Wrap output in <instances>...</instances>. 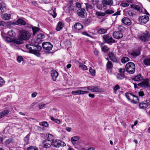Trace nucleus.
Here are the masks:
<instances>
[{
  "instance_id": "obj_25",
  "label": "nucleus",
  "mask_w": 150,
  "mask_h": 150,
  "mask_svg": "<svg viewBox=\"0 0 150 150\" xmlns=\"http://www.w3.org/2000/svg\"><path fill=\"white\" fill-rule=\"evenodd\" d=\"M8 113V110H7L0 112V119L7 115Z\"/></svg>"
},
{
  "instance_id": "obj_58",
  "label": "nucleus",
  "mask_w": 150,
  "mask_h": 150,
  "mask_svg": "<svg viewBox=\"0 0 150 150\" xmlns=\"http://www.w3.org/2000/svg\"><path fill=\"white\" fill-rule=\"evenodd\" d=\"M50 13L51 14L52 16L54 18L56 17L57 15V13H55V11L54 10H52L50 11Z\"/></svg>"
},
{
  "instance_id": "obj_53",
  "label": "nucleus",
  "mask_w": 150,
  "mask_h": 150,
  "mask_svg": "<svg viewBox=\"0 0 150 150\" xmlns=\"http://www.w3.org/2000/svg\"><path fill=\"white\" fill-rule=\"evenodd\" d=\"M89 71L92 76H94L95 74V71L92 68L90 67L89 69Z\"/></svg>"
},
{
  "instance_id": "obj_38",
  "label": "nucleus",
  "mask_w": 150,
  "mask_h": 150,
  "mask_svg": "<svg viewBox=\"0 0 150 150\" xmlns=\"http://www.w3.org/2000/svg\"><path fill=\"white\" fill-rule=\"evenodd\" d=\"M102 50L105 53L108 52L109 50L108 47L106 45H103L101 46Z\"/></svg>"
},
{
  "instance_id": "obj_9",
  "label": "nucleus",
  "mask_w": 150,
  "mask_h": 150,
  "mask_svg": "<svg viewBox=\"0 0 150 150\" xmlns=\"http://www.w3.org/2000/svg\"><path fill=\"white\" fill-rule=\"evenodd\" d=\"M52 144L56 147H59V146H64L66 145L64 142L59 140H56L55 141L52 142Z\"/></svg>"
},
{
  "instance_id": "obj_57",
  "label": "nucleus",
  "mask_w": 150,
  "mask_h": 150,
  "mask_svg": "<svg viewBox=\"0 0 150 150\" xmlns=\"http://www.w3.org/2000/svg\"><path fill=\"white\" fill-rule=\"evenodd\" d=\"M129 4L126 3V2H124L121 3L120 4V6L123 7H126L129 6Z\"/></svg>"
},
{
  "instance_id": "obj_14",
  "label": "nucleus",
  "mask_w": 150,
  "mask_h": 150,
  "mask_svg": "<svg viewBox=\"0 0 150 150\" xmlns=\"http://www.w3.org/2000/svg\"><path fill=\"white\" fill-rule=\"evenodd\" d=\"M113 36L114 38L117 39H119L123 36L122 33L120 31H115L113 33Z\"/></svg>"
},
{
  "instance_id": "obj_15",
  "label": "nucleus",
  "mask_w": 150,
  "mask_h": 150,
  "mask_svg": "<svg viewBox=\"0 0 150 150\" xmlns=\"http://www.w3.org/2000/svg\"><path fill=\"white\" fill-rule=\"evenodd\" d=\"M108 55L110 59L113 62H116L117 61V59L115 54L113 52H109L108 54Z\"/></svg>"
},
{
  "instance_id": "obj_7",
  "label": "nucleus",
  "mask_w": 150,
  "mask_h": 150,
  "mask_svg": "<svg viewBox=\"0 0 150 150\" xmlns=\"http://www.w3.org/2000/svg\"><path fill=\"white\" fill-rule=\"evenodd\" d=\"M84 142L82 140H79L77 142L74 146L78 150H82L84 149Z\"/></svg>"
},
{
  "instance_id": "obj_26",
  "label": "nucleus",
  "mask_w": 150,
  "mask_h": 150,
  "mask_svg": "<svg viewBox=\"0 0 150 150\" xmlns=\"http://www.w3.org/2000/svg\"><path fill=\"white\" fill-rule=\"evenodd\" d=\"M83 25L79 23H76L74 25V28L78 30H80L82 29Z\"/></svg>"
},
{
  "instance_id": "obj_45",
  "label": "nucleus",
  "mask_w": 150,
  "mask_h": 150,
  "mask_svg": "<svg viewBox=\"0 0 150 150\" xmlns=\"http://www.w3.org/2000/svg\"><path fill=\"white\" fill-rule=\"evenodd\" d=\"M144 62L146 65H150V58L145 59L144 61Z\"/></svg>"
},
{
  "instance_id": "obj_41",
  "label": "nucleus",
  "mask_w": 150,
  "mask_h": 150,
  "mask_svg": "<svg viewBox=\"0 0 150 150\" xmlns=\"http://www.w3.org/2000/svg\"><path fill=\"white\" fill-rule=\"evenodd\" d=\"M7 34L8 36L12 37L16 35L15 33L13 30L8 31Z\"/></svg>"
},
{
  "instance_id": "obj_37",
  "label": "nucleus",
  "mask_w": 150,
  "mask_h": 150,
  "mask_svg": "<svg viewBox=\"0 0 150 150\" xmlns=\"http://www.w3.org/2000/svg\"><path fill=\"white\" fill-rule=\"evenodd\" d=\"M33 45L31 44H28L25 45L26 48L29 50V52L30 53L33 50Z\"/></svg>"
},
{
  "instance_id": "obj_49",
  "label": "nucleus",
  "mask_w": 150,
  "mask_h": 150,
  "mask_svg": "<svg viewBox=\"0 0 150 150\" xmlns=\"http://www.w3.org/2000/svg\"><path fill=\"white\" fill-rule=\"evenodd\" d=\"M30 135L28 134L24 139V141L25 144H27L29 142Z\"/></svg>"
},
{
  "instance_id": "obj_27",
  "label": "nucleus",
  "mask_w": 150,
  "mask_h": 150,
  "mask_svg": "<svg viewBox=\"0 0 150 150\" xmlns=\"http://www.w3.org/2000/svg\"><path fill=\"white\" fill-rule=\"evenodd\" d=\"M33 51H40L42 49L41 47L37 45H33Z\"/></svg>"
},
{
  "instance_id": "obj_50",
  "label": "nucleus",
  "mask_w": 150,
  "mask_h": 150,
  "mask_svg": "<svg viewBox=\"0 0 150 150\" xmlns=\"http://www.w3.org/2000/svg\"><path fill=\"white\" fill-rule=\"evenodd\" d=\"M39 51H33L32 50L30 53L34 54L38 57H39L40 56V54Z\"/></svg>"
},
{
  "instance_id": "obj_10",
  "label": "nucleus",
  "mask_w": 150,
  "mask_h": 150,
  "mask_svg": "<svg viewBox=\"0 0 150 150\" xmlns=\"http://www.w3.org/2000/svg\"><path fill=\"white\" fill-rule=\"evenodd\" d=\"M77 14L80 17L84 18L86 16V12L84 8H79L77 11Z\"/></svg>"
},
{
  "instance_id": "obj_3",
  "label": "nucleus",
  "mask_w": 150,
  "mask_h": 150,
  "mask_svg": "<svg viewBox=\"0 0 150 150\" xmlns=\"http://www.w3.org/2000/svg\"><path fill=\"white\" fill-rule=\"evenodd\" d=\"M31 35V34L28 31L22 30L21 32L20 37L22 40H27L29 39Z\"/></svg>"
},
{
  "instance_id": "obj_19",
  "label": "nucleus",
  "mask_w": 150,
  "mask_h": 150,
  "mask_svg": "<svg viewBox=\"0 0 150 150\" xmlns=\"http://www.w3.org/2000/svg\"><path fill=\"white\" fill-rule=\"evenodd\" d=\"M122 23L125 25H130L131 24V21L130 20L127 18H124L122 20Z\"/></svg>"
},
{
  "instance_id": "obj_59",
  "label": "nucleus",
  "mask_w": 150,
  "mask_h": 150,
  "mask_svg": "<svg viewBox=\"0 0 150 150\" xmlns=\"http://www.w3.org/2000/svg\"><path fill=\"white\" fill-rule=\"evenodd\" d=\"M17 60L18 62L20 63L21 61L23 60V59L22 56H20L18 57Z\"/></svg>"
},
{
  "instance_id": "obj_51",
  "label": "nucleus",
  "mask_w": 150,
  "mask_h": 150,
  "mask_svg": "<svg viewBox=\"0 0 150 150\" xmlns=\"http://www.w3.org/2000/svg\"><path fill=\"white\" fill-rule=\"evenodd\" d=\"M27 150H38V149L36 146H31L27 148Z\"/></svg>"
},
{
  "instance_id": "obj_21",
  "label": "nucleus",
  "mask_w": 150,
  "mask_h": 150,
  "mask_svg": "<svg viewBox=\"0 0 150 150\" xmlns=\"http://www.w3.org/2000/svg\"><path fill=\"white\" fill-rule=\"evenodd\" d=\"M79 137L77 136L72 137L71 138V141L73 145H75L77 142L79 140Z\"/></svg>"
},
{
  "instance_id": "obj_35",
  "label": "nucleus",
  "mask_w": 150,
  "mask_h": 150,
  "mask_svg": "<svg viewBox=\"0 0 150 150\" xmlns=\"http://www.w3.org/2000/svg\"><path fill=\"white\" fill-rule=\"evenodd\" d=\"M32 29L33 31V34L34 35L39 31L40 28L37 27H33Z\"/></svg>"
},
{
  "instance_id": "obj_23",
  "label": "nucleus",
  "mask_w": 150,
  "mask_h": 150,
  "mask_svg": "<svg viewBox=\"0 0 150 150\" xmlns=\"http://www.w3.org/2000/svg\"><path fill=\"white\" fill-rule=\"evenodd\" d=\"M2 19L5 20H8L11 18V15L10 14L4 13L1 16Z\"/></svg>"
},
{
  "instance_id": "obj_64",
  "label": "nucleus",
  "mask_w": 150,
  "mask_h": 150,
  "mask_svg": "<svg viewBox=\"0 0 150 150\" xmlns=\"http://www.w3.org/2000/svg\"><path fill=\"white\" fill-rule=\"evenodd\" d=\"M128 15L130 16H132L134 15V13L132 11H127Z\"/></svg>"
},
{
  "instance_id": "obj_6",
  "label": "nucleus",
  "mask_w": 150,
  "mask_h": 150,
  "mask_svg": "<svg viewBox=\"0 0 150 150\" xmlns=\"http://www.w3.org/2000/svg\"><path fill=\"white\" fill-rule=\"evenodd\" d=\"M103 38L105 41L104 43L110 44L114 43L115 42V40H113L112 37L108 35H104L103 36Z\"/></svg>"
},
{
  "instance_id": "obj_31",
  "label": "nucleus",
  "mask_w": 150,
  "mask_h": 150,
  "mask_svg": "<svg viewBox=\"0 0 150 150\" xmlns=\"http://www.w3.org/2000/svg\"><path fill=\"white\" fill-rule=\"evenodd\" d=\"M18 24L21 25H25L26 24V23L23 19L20 18L18 19L16 21Z\"/></svg>"
},
{
  "instance_id": "obj_56",
  "label": "nucleus",
  "mask_w": 150,
  "mask_h": 150,
  "mask_svg": "<svg viewBox=\"0 0 150 150\" xmlns=\"http://www.w3.org/2000/svg\"><path fill=\"white\" fill-rule=\"evenodd\" d=\"M89 87L90 86H88L87 87H81L79 88H78L82 90V91H86L87 90H89V89H88V87Z\"/></svg>"
},
{
  "instance_id": "obj_30",
  "label": "nucleus",
  "mask_w": 150,
  "mask_h": 150,
  "mask_svg": "<svg viewBox=\"0 0 150 150\" xmlns=\"http://www.w3.org/2000/svg\"><path fill=\"white\" fill-rule=\"evenodd\" d=\"M148 106L147 104L145 103H141L139 104V108L142 109H145Z\"/></svg>"
},
{
  "instance_id": "obj_52",
  "label": "nucleus",
  "mask_w": 150,
  "mask_h": 150,
  "mask_svg": "<svg viewBox=\"0 0 150 150\" xmlns=\"http://www.w3.org/2000/svg\"><path fill=\"white\" fill-rule=\"evenodd\" d=\"M37 38L38 39L40 40L44 38L45 36L43 34L40 33L38 35Z\"/></svg>"
},
{
  "instance_id": "obj_24",
  "label": "nucleus",
  "mask_w": 150,
  "mask_h": 150,
  "mask_svg": "<svg viewBox=\"0 0 150 150\" xmlns=\"http://www.w3.org/2000/svg\"><path fill=\"white\" fill-rule=\"evenodd\" d=\"M132 100H131V102L134 103H137L139 102V100L137 96L133 95Z\"/></svg>"
},
{
  "instance_id": "obj_36",
  "label": "nucleus",
  "mask_w": 150,
  "mask_h": 150,
  "mask_svg": "<svg viewBox=\"0 0 150 150\" xmlns=\"http://www.w3.org/2000/svg\"><path fill=\"white\" fill-rule=\"evenodd\" d=\"M125 96L127 99L131 101L132 98L133 97V94L131 93H126Z\"/></svg>"
},
{
  "instance_id": "obj_1",
  "label": "nucleus",
  "mask_w": 150,
  "mask_h": 150,
  "mask_svg": "<svg viewBox=\"0 0 150 150\" xmlns=\"http://www.w3.org/2000/svg\"><path fill=\"white\" fill-rule=\"evenodd\" d=\"M125 69L129 74H133L135 71V64L133 62H129L126 64Z\"/></svg>"
},
{
  "instance_id": "obj_20",
  "label": "nucleus",
  "mask_w": 150,
  "mask_h": 150,
  "mask_svg": "<svg viewBox=\"0 0 150 150\" xmlns=\"http://www.w3.org/2000/svg\"><path fill=\"white\" fill-rule=\"evenodd\" d=\"M138 85L139 86H144L145 87L148 88L149 87L148 80L147 79L144 80L142 83H139Z\"/></svg>"
},
{
  "instance_id": "obj_60",
  "label": "nucleus",
  "mask_w": 150,
  "mask_h": 150,
  "mask_svg": "<svg viewBox=\"0 0 150 150\" xmlns=\"http://www.w3.org/2000/svg\"><path fill=\"white\" fill-rule=\"evenodd\" d=\"M134 9L137 11H139L140 12L142 11V9L140 8V7L138 5H135V6H134Z\"/></svg>"
},
{
  "instance_id": "obj_47",
  "label": "nucleus",
  "mask_w": 150,
  "mask_h": 150,
  "mask_svg": "<svg viewBox=\"0 0 150 150\" xmlns=\"http://www.w3.org/2000/svg\"><path fill=\"white\" fill-rule=\"evenodd\" d=\"M3 4V5L1 4V6H0V14H1L4 13V8L6 7L5 5L4 4Z\"/></svg>"
},
{
  "instance_id": "obj_32",
  "label": "nucleus",
  "mask_w": 150,
  "mask_h": 150,
  "mask_svg": "<svg viewBox=\"0 0 150 150\" xmlns=\"http://www.w3.org/2000/svg\"><path fill=\"white\" fill-rule=\"evenodd\" d=\"M45 137L47 139V140H48L49 141H50L51 142H53V137L52 134H46Z\"/></svg>"
},
{
  "instance_id": "obj_8",
  "label": "nucleus",
  "mask_w": 150,
  "mask_h": 150,
  "mask_svg": "<svg viewBox=\"0 0 150 150\" xmlns=\"http://www.w3.org/2000/svg\"><path fill=\"white\" fill-rule=\"evenodd\" d=\"M138 21L140 23L145 24L149 20V18L148 16L144 15L140 16L138 18Z\"/></svg>"
},
{
  "instance_id": "obj_4",
  "label": "nucleus",
  "mask_w": 150,
  "mask_h": 150,
  "mask_svg": "<svg viewBox=\"0 0 150 150\" xmlns=\"http://www.w3.org/2000/svg\"><path fill=\"white\" fill-rule=\"evenodd\" d=\"M125 71L124 68H120L118 69L119 73H117L116 75V77L118 79L121 80L124 78L125 77L124 74Z\"/></svg>"
},
{
  "instance_id": "obj_18",
  "label": "nucleus",
  "mask_w": 150,
  "mask_h": 150,
  "mask_svg": "<svg viewBox=\"0 0 150 150\" xmlns=\"http://www.w3.org/2000/svg\"><path fill=\"white\" fill-rule=\"evenodd\" d=\"M140 54V51L139 49L134 50L131 53V54L133 57H135L139 56Z\"/></svg>"
},
{
  "instance_id": "obj_13",
  "label": "nucleus",
  "mask_w": 150,
  "mask_h": 150,
  "mask_svg": "<svg viewBox=\"0 0 150 150\" xmlns=\"http://www.w3.org/2000/svg\"><path fill=\"white\" fill-rule=\"evenodd\" d=\"M52 142L48 140H45L42 142V146L43 147L46 148H50L52 144Z\"/></svg>"
},
{
  "instance_id": "obj_54",
  "label": "nucleus",
  "mask_w": 150,
  "mask_h": 150,
  "mask_svg": "<svg viewBox=\"0 0 150 150\" xmlns=\"http://www.w3.org/2000/svg\"><path fill=\"white\" fill-rule=\"evenodd\" d=\"M114 13V11L113 10L110 9H107L106 10L105 12V14H111L113 13Z\"/></svg>"
},
{
  "instance_id": "obj_42",
  "label": "nucleus",
  "mask_w": 150,
  "mask_h": 150,
  "mask_svg": "<svg viewBox=\"0 0 150 150\" xmlns=\"http://www.w3.org/2000/svg\"><path fill=\"white\" fill-rule=\"evenodd\" d=\"M50 118L51 120L53 121L54 122H55L56 123L59 124L61 123V121L60 120L57 119H56L55 118H54V117L52 116H50Z\"/></svg>"
},
{
  "instance_id": "obj_12",
  "label": "nucleus",
  "mask_w": 150,
  "mask_h": 150,
  "mask_svg": "<svg viewBox=\"0 0 150 150\" xmlns=\"http://www.w3.org/2000/svg\"><path fill=\"white\" fill-rule=\"evenodd\" d=\"M51 75L52 80L54 81H56L58 76V72L54 70H52L51 71Z\"/></svg>"
},
{
  "instance_id": "obj_43",
  "label": "nucleus",
  "mask_w": 150,
  "mask_h": 150,
  "mask_svg": "<svg viewBox=\"0 0 150 150\" xmlns=\"http://www.w3.org/2000/svg\"><path fill=\"white\" fill-rule=\"evenodd\" d=\"M95 14L98 17L104 16L105 15V13L97 11L95 13Z\"/></svg>"
},
{
  "instance_id": "obj_16",
  "label": "nucleus",
  "mask_w": 150,
  "mask_h": 150,
  "mask_svg": "<svg viewBox=\"0 0 150 150\" xmlns=\"http://www.w3.org/2000/svg\"><path fill=\"white\" fill-rule=\"evenodd\" d=\"M88 91H83L81 90H78L77 91H73L71 93L72 94L76 95H77L83 94L85 93H88Z\"/></svg>"
},
{
  "instance_id": "obj_61",
  "label": "nucleus",
  "mask_w": 150,
  "mask_h": 150,
  "mask_svg": "<svg viewBox=\"0 0 150 150\" xmlns=\"http://www.w3.org/2000/svg\"><path fill=\"white\" fill-rule=\"evenodd\" d=\"M86 8L87 11L92 8V6L91 5L86 4Z\"/></svg>"
},
{
  "instance_id": "obj_44",
  "label": "nucleus",
  "mask_w": 150,
  "mask_h": 150,
  "mask_svg": "<svg viewBox=\"0 0 150 150\" xmlns=\"http://www.w3.org/2000/svg\"><path fill=\"white\" fill-rule=\"evenodd\" d=\"M79 68L82 67V69L84 70H86L88 69L87 66L81 63H79Z\"/></svg>"
},
{
  "instance_id": "obj_11",
  "label": "nucleus",
  "mask_w": 150,
  "mask_h": 150,
  "mask_svg": "<svg viewBox=\"0 0 150 150\" xmlns=\"http://www.w3.org/2000/svg\"><path fill=\"white\" fill-rule=\"evenodd\" d=\"M43 48L47 50H51L52 47L53 45L49 42H45L42 44Z\"/></svg>"
},
{
  "instance_id": "obj_34",
  "label": "nucleus",
  "mask_w": 150,
  "mask_h": 150,
  "mask_svg": "<svg viewBox=\"0 0 150 150\" xmlns=\"http://www.w3.org/2000/svg\"><path fill=\"white\" fill-rule=\"evenodd\" d=\"M23 40H22L20 37V38L14 39L13 40V42L14 43H16L17 44H20L23 43Z\"/></svg>"
},
{
  "instance_id": "obj_33",
  "label": "nucleus",
  "mask_w": 150,
  "mask_h": 150,
  "mask_svg": "<svg viewBox=\"0 0 150 150\" xmlns=\"http://www.w3.org/2000/svg\"><path fill=\"white\" fill-rule=\"evenodd\" d=\"M113 65L110 61H108L107 63L106 67L108 71L109 72V70H110L113 67Z\"/></svg>"
},
{
  "instance_id": "obj_63",
  "label": "nucleus",
  "mask_w": 150,
  "mask_h": 150,
  "mask_svg": "<svg viewBox=\"0 0 150 150\" xmlns=\"http://www.w3.org/2000/svg\"><path fill=\"white\" fill-rule=\"evenodd\" d=\"M45 104H42V103H40L38 105V107L40 109L43 108L45 106Z\"/></svg>"
},
{
  "instance_id": "obj_28",
  "label": "nucleus",
  "mask_w": 150,
  "mask_h": 150,
  "mask_svg": "<svg viewBox=\"0 0 150 150\" xmlns=\"http://www.w3.org/2000/svg\"><path fill=\"white\" fill-rule=\"evenodd\" d=\"M108 30V28H100L98 31V33L100 34H103L107 33Z\"/></svg>"
},
{
  "instance_id": "obj_39",
  "label": "nucleus",
  "mask_w": 150,
  "mask_h": 150,
  "mask_svg": "<svg viewBox=\"0 0 150 150\" xmlns=\"http://www.w3.org/2000/svg\"><path fill=\"white\" fill-rule=\"evenodd\" d=\"M39 125L43 127H45L48 126L47 122L45 121H43L40 122L39 123Z\"/></svg>"
},
{
  "instance_id": "obj_48",
  "label": "nucleus",
  "mask_w": 150,
  "mask_h": 150,
  "mask_svg": "<svg viewBox=\"0 0 150 150\" xmlns=\"http://www.w3.org/2000/svg\"><path fill=\"white\" fill-rule=\"evenodd\" d=\"M14 142V140L13 139L10 138L7 140H6L5 142V143L6 144H11V143L13 142Z\"/></svg>"
},
{
  "instance_id": "obj_55",
  "label": "nucleus",
  "mask_w": 150,
  "mask_h": 150,
  "mask_svg": "<svg viewBox=\"0 0 150 150\" xmlns=\"http://www.w3.org/2000/svg\"><path fill=\"white\" fill-rule=\"evenodd\" d=\"M120 88V86L117 84L114 87V93H116V91L119 90Z\"/></svg>"
},
{
  "instance_id": "obj_5",
  "label": "nucleus",
  "mask_w": 150,
  "mask_h": 150,
  "mask_svg": "<svg viewBox=\"0 0 150 150\" xmlns=\"http://www.w3.org/2000/svg\"><path fill=\"white\" fill-rule=\"evenodd\" d=\"M89 91L91 92H94L96 93H98L102 92L103 90V89L100 88L98 86H90L88 87Z\"/></svg>"
},
{
  "instance_id": "obj_29",
  "label": "nucleus",
  "mask_w": 150,
  "mask_h": 150,
  "mask_svg": "<svg viewBox=\"0 0 150 150\" xmlns=\"http://www.w3.org/2000/svg\"><path fill=\"white\" fill-rule=\"evenodd\" d=\"M64 24L62 22H59L58 23L56 27V30L57 31H59L62 28Z\"/></svg>"
},
{
  "instance_id": "obj_22",
  "label": "nucleus",
  "mask_w": 150,
  "mask_h": 150,
  "mask_svg": "<svg viewBox=\"0 0 150 150\" xmlns=\"http://www.w3.org/2000/svg\"><path fill=\"white\" fill-rule=\"evenodd\" d=\"M132 79L135 81H139L143 80V78L142 76L141 75L139 74L133 76Z\"/></svg>"
},
{
  "instance_id": "obj_62",
  "label": "nucleus",
  "mask_w": 150,
  "mask_h": 150,
  "mask_svg": "<svg viewBox=\"0 0 150 150\" xmlns=\"http://www.w3.org/2000/svg\"><path fill=\"white\" fill-rule=\"evenodd\" d=\"M90 20L88 18L85 19L84 21V23L85 24L88 25L90 23Z\"/></svg>"
},
{
  "instance_id": "obj_2",
  "label": "nucleus",
  "mask_w": 150,
  "mask_h": 150,
  "mask_svg": "<svg viewBox=\"0 0 150 150\" xmlns=\"http://www.w3.org/2000/svg\"><path fill=\"white\" fill-rule=\"evenodd\" d=\"M150 34L149 32L145 31L141 34L138 37V38L143 42H146L149 41Z\"/></svg>"
},
{
  "instance_id": "obj_40",
  "label": "nucleus",
  "mask_w": 150,
  "mask_h": 150,
  "mask_svg": "<svg viewBox=\"0 0 150 150\" xmlns=\"http://www.w3.org/2000/svg\"><path fill=\"white\" fill-rule=\"evenodd\" d=\"M129 60V59L127 57H122L121 59V62L122 63H125Z\"/></svg>"
},
{
  "instance_id": "obj_46",
  "label": "nucleus",
  "mask_w": 150,
  "mask_h": 150,
  "mask_svg": "<svg viewBox=\"0 0 150 150\" xmlns=\"http://www.w3.org/2000/svg\"><path fill=\"white\" fill-rule=\"evenodd\" d=\"M3 4V5L1 4V6H0V14H1L4 13V8L6 7L5 5L4 4Z\"/></svg>"
},
{
  "instance_id": "obj_17",
  "label": "nucleus",
  "mask_w": 150,
  "mask_h": 150,
  "mask_svg": "<svg viewBox=\"0 0 150 150\" xmlns=\"http://www.w3.org/2000/svg\"><path fill=\"white\" fill-rule=\"evenodd\" d=\"M113 1L112 0H103L102 4L103 6H111L112 5Z\"/></svg>"
}]
</instances>
